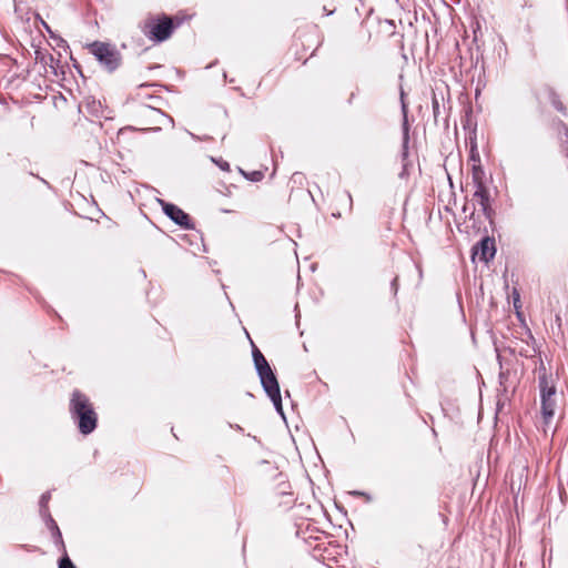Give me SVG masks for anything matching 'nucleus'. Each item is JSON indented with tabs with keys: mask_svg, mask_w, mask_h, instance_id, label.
Returning <instances> with one entry per match:
<instances>
[{
	"mask_svg": "<svg viewBox=\"0 0 568 568\" xmlns=\"http://www.w3.org/2000/svg\"><path fill=\"white\" fill-rule=\"evenodd\" d=\"M258 376L261 378L263 388L268 395V397L272 395H277L280 393L278 382L272 371L265 374H261Z\"/></svg>",
	"mask_w": 568,
	"mask_h": 568,
	"instance_id": "8",
	"label": "nucleus"
},
{
	"mask_svg": "<svg viewBox=\"0 0 568 568\" xmlns=\"http://www.w3.org/2000/svg\"><path fill=\"white\" fill-rule=\"evenodd\" d=\"M172 21L170 19H164L163 21L159 23H154L150 28V33L152 37L158 41L166 40L172 32Z\"/></svg>",
	"mask_w": 568,
	"mask_h": 568,
	"instance_id": "5",
	"label": "nucleus"
},
{
	"mask_svg": "<svg viewBox=\"0 0 568 568\" xmlns=\"http://www.w3.org/2000/svg\"><path fill=\"white\" fill-rule=\"evenodd\" d=\"M473 201L478 204L484 212V214L488 215L489 212V193L484 184H479L474 194Z\"/></svg>",
	"mask_w": 568,
	"mask_h": 568,
	"instance_id": "7",
	"label": "nucleus"
},
{
	"mask_svg": "<svg viewBox=\"0 0 568 568\" xmlns=\"http://www.w3.org/2000/svg\"><path fill=\"white\" fill-rule=\"evenodd\" d=\"M163 211L170 216L176 224L181 226H187L189 216L180 207L174 204L162 202Z\"/></svg>",
	"mask_w": 568,
	"mask_h": 568,
	"instance_id": "6",
	"label": "nucleus"
},
{
	"mask_svg": "<svg viewBox=\"0 0 568 568\" xmlns=\"http://www.w3.org/2000/svg\"><path fill=\"white\" fill-rule=\"evenodd\" d=\"M271 400L273 402L276 410L283 416V407H282V398H281V393H278L277 395H272L270 396Z\"/></svg>",
	"mask_w": 568,
	"mask_h": 568,
	"instance_id": "11",
	"label": "nucleus"
},
{
	"mask_svg": "<svg viewBox=\"0 0 568 568\" xmlns=\"http://www.w3.org/2000/svg\"><path fill=\"white\" fill-rule=\"evenodd\" d=\"M495 252V242L489 237H485L476 247L474 255L477 256L480 261L487 263L489 260L494 257Z\"/></svg>",
	"mask_w": 568,
	"mask_h": 568,
	"instance_id": "4",
	"label": "nucleus"
},
{
	"mask_svg": "<svg viewBox=\"0 0 568 568\" xmlns=\"http://www.w3.org/2000/svg\"><path fill=\"white\" fill-rule=\"evenodd\" d=\"M519 302V294L516 291H514V306L516 310H519L520 307Z\"/></svg>",
	"mask_w": 568,
	"mask_h": 568,
	"instance_id": "14",
	"label": "nucleus"
},
{
	"mask_svg": "<svg viewBox=\"0 0 568 568\" xmlns=\"http://www.w3.org/2000/svg\"><path fill=\"white\" fill-rule=\"evenodd\" d=\"M214 163H216L223 171H229L230 170V165L226 161H223V160H215V159H211Z\"/></svg>",
	"mask_w": 568,
	"mask_h": 568,
	"instance_id": "12",
	"label": "nucleus"
},
{
	"mask_svg": "<svg viewBox=\"0 0 568 568\" xmlns=\"http://www.w3.org/2000/svg\"><path fill=\"white\" fill-rule=\"evenodd\" d=\"M59 568H75V567L73 566V564L71 562V560H70L68 557H65V558H63V559L60 561V566H59Z\"/></svg>",
	"mask_w": 568,
	"mask_h": 568,
	"instance_id": "13",
	"label": "nucleus"
},
{
	"mask_svg": "<svg viewBox=\"0 0 568 568\" xmlns=\"http://www.w3.org/2000/svg\"><path fill=\"white\" fill-rule=\"evenodd\" d=\"M48 499H49V496L48 495H43L42 498H41V504L42 505L47 504Z\"/></svg>",
	"mask_w": 568,
	"mask_h": 568,
	"instance_id": "15",
	"label": "nucleus"
},
{
	"mask_svg": "<svg viewBox=\"0 0 568 568\" xmlns=\"http://www.w3.org/2000/svg\"><path fill=\"white\" fill-rule=\"evenodd\" d=\"M540 398L542 422L545 425V432H547L546 427L549 426L552 417L555 416L557 404L556 387L554 385H549L546 376L540 378Z\"/></svg>",
	"mask_w": 568,
	"mask_h": 568,
	"instance_id": "2",
	"label": "nucleus"
},
{
	"mask_svg": "<svg viewBox=\"0 0 568 568\" xmlns=\"http://www.w3.org/2000/svg\"><path fill=\"white\" fill-rule=\"evenodd\" d=\"M70 410L73 418L78 419L79 429L87 435L97 426V414L93 410L88 397L75 390L72 394Z\"/></svg>",
	"mask_w": 568,
	"mask_h": 568,
	"instance_id": "1",
	"label": "nucleus"
},
{
	"mask_svg": "<svg viewBox=\"0 0 568 568\" xmlns=\"http://www.w3.org/2000/svg\"><path fill=\"white\" fill-rule=\"evenodd\" d=\"M90 50L106 69L112 71L119 65V52L111 44L94 42L90 45Z\"/></svg>",
	"mask_w": 568,
	"mask_h": 568,
	"instance_id": "3",
	"label": "nucleus"
},
{
	"mask_svg": "<svg viewBox=\"0 0 568 568\" xmlns=\"http://www.w3.org/2000/svg\"><path fill=\"white\" fill-rule=\"evenodd\" d=\"M483 170L480 168H475L474 169V172H473V180H474V183L476 185V187L479 185V184H484L483 182Z\"/></svg>",
	"mask_w": 568,
	"mask_h": 568,
	"instance_id": "10",
	"label": "nucleus"
},
{
	"mask_svg": "<svg viewBox=\"0 0 568 568\" xmlns=\"http://www.w3.org/2000/svg\"><path fill=\"white\" fill-rule=\"evenodd\" d=\"M253 358H254V364H255L258 375L265 374V373L272 371L267 361L265 359V357L262 355V353L258 349H255L253 352Z\"/></svg>",
	"mask_w": 568,
	"mask_h": 568,
	"instance_id": "9",
	"label": "nucleus"
}]
</instances>
